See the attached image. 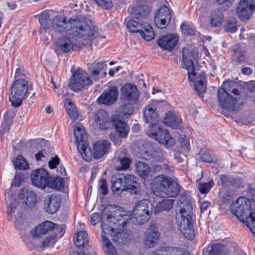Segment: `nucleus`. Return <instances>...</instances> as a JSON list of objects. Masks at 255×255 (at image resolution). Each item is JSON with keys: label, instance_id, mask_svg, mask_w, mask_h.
<instances>
[{"label": "nucleus", "instance_id": "9", "mask_svg": "<svg viewBox=\"0 0 255 255\" xmlns=\"http://www.w3.org/2000/svg\"><path fill=\"white\" fill-rule=\"evenodd\" d=\"M31 87L26 78H20L14 80L10 88L9 96L11 106L15 108L19 107L25 99L28 91L31 90Z\"/></svg>", "mask_w": 255, "mask_h": 255}, {"label": "nucleus", "instance_id": "16", "mask_svg": "<svg viewBox=\"0 0 255 255\" xmlns=\"http://www.w3.org/2000/svg\"><path fill=\"white\" fill-rule=\"evenodd\" d=\"M31 179L33 184L42 189L48 186L49 180L51 179L48 172L44 168L34 170L31 174Z\"/></svg>", "mask_w": 255, "mask_h": 255}, {"label": "nucleus", "instance_id": "63", "mask_svg": "<svg viewBox=\"0 0 255 255\" xmlns=\"http://www.w3.org/2000/svg\"><path fill=\"white\" fill-rule=\"evenodd\" d=\"M211 5V2L209 0H203L201 5L199 8V10L201 12H203L206 11L207 9L209 8V7Z\"/></svg>", "mask_w": 255, "mask_h": 255}, {"label": "nucleus", "instance_id": "17", "mask_svg": "<svg viewBox=\"0 0 255 255\" xmlns=\"http://www.w3.org/2000/svg\"><path fill=\"white\" fill-rule=\"evenodd\" d=\"M159 235L156 225L154 224H151L146 230L143 237V241L145 246L148 248L155 247L158 241Z\"/></svg>", "mask_w": 255, "mask_h": 255}, {"label": "nucleus", "instance_id": "2", "mask_svg": "<svg viewBox=\"0 0 255 255\" xmlns=\"http://www.w3.org/2000/svg\"><path fill=\"white\" fill-rule=\"evenodd\" d=\"M129 216L120 213L114 217L109 213V208H105L102 213L101 228L105 234L110 235L112 240L119 244L127 242L130 234L129 230L125 229L128 224Z\"/></svg>", "mask_w": 255, "mask_h": 255}, {"label": "nucleus", "instance_id": "5", "mask_svg": "<svg viewBox=\"0 0 255 255\" xmlns=\"http://www.w3.org/2000/svg\"><path fill=\"white\" fill-rule=\"evenodd\" d=\"M182 59L185 69L188 71L189 80L192 82L195 80L194 87L196 91L199 94L205 92L206 89V80L204 73H200L195 78L199 70L197 51L184 47L182 49Z\"/></svg>", "mask_w": 255, "mask_h": 255}, {"label": "nucleus", "instance_id": "20", "mask_svg": "<svg viewBox=\"0 0 255 255\" xmlns=\"http://www.w3.org/2000/svg\"><path fill=\"white\" fill-rule=\"evenodd\" d=\"M18 197L23 201L25 208L27 209L35 207L37 201V196L35 192L27 188L21 189L18 193Z\"/></svg>", "mask_w": 255, "mask_h": 255}, {"label": "nucleus", "instance_id": "49", "mask_svg": "<svg viewBox=\"0 0 255 255\" xmlns=\"http://www.w3.org/2000/svg\"><path fill=\"white\" fill-rule=\"evenodd\" d=\"M155 16L170 20L171 13L169 8L166 6H163L160 8Z\"/></svg>", "mask_w": 255, "mask_h": 255}, {"label": "nucleus", "instance_id": "58", "mask_svg": "<svg viewBox=\"0 0 255 255\" xmlns=\"http://www.w3.org/2000/svg\"><path fill=\"white\" fill-rule=\"evenodd\" d=\"M169 22L170 20H166L165 19L154 16V22L158 28H164L166 27Z\"/></svg>", "mask_w": 255, "mask_h": 255}, {"label": "nucleus", "instance_id": "23", "mask_svg": "<svg viewBox=\"0 0 255 255\" xmlns=\"http://www.w3.org/2000/svg\"><path fill=\"white\" fill-rule=\"evenodd\" d=\"M128 11L132 15L133 18L143 19L149 14V8L145 4L140 2L130 6Z\"/></svg>", "mask_w": 255, "mask_h": 255}, {"label": "nucleus", "instance_id": "55", "mask_svg": "<svg viewBox=\"0 0 255 255\" xmlns=\"http://www.w3.org/2000/svg\"><path fill=\"white\" fill-rule=\"evenodd\" d=\"M244 223L250 228V230L255 236V213L254 214H250L248 222H245Z\"/></svg>", "mask_w": 255, "mask_h": 255}, {"label": "nucleus", "instance_id": "50", "mask_svg": "<svg viewBox=\"0 0 255 255\" xmlns=\"http://www.w3.org/2000/svg\"><path fill=\"white\" fill-rule=\"evenodd\" d=\"M181 31L187 35H192L195 33V29L191 23L185 22L180 26Z\"/></svg>", "mask_w": 255, "mask_h": 255}, {"label": "nucleus", "instance_id": "53", "mask_svg": "<svg viewBox=\"0 0 255 255\" xmlns=\"http://www.w3.org/2000/svg\"><path fill=\"white\" fill-rule=\"evenodd\" d=\"M65 226L63 225H56L54 223V229L52 230L51 235L54 236L55 238L57 237L60 238L64 234Z\"/></svg>", "mask_w": 255, "mask_h": 255}, {"label": "nucleus", "instance_id": "51", "mask_svg": "<svg viewBox=\"0 0 255 255\" xmlns=\"http://www.w3.org/2000/svg\"><path fill=\"white\" fill-rule=\"evenodd\" d=\"M214 183L212 180L208 182H201L199 184L198 189L201 193L206 194L213 187Z\"/></svg>", "mask_w": 255, "mask_h": 255}, {"label": "nucleus", "instance_id": "12", "mask_svg": "<svg viewBox=\"0 0 255 255\" xmlns=\"http://www.w3.org/2000/svg\"><path fill=\"white\" fill-rule=\"evenodd\" d=\"M74 133L77 142V149L83 158L87 161L91 160L92 152L91 148L87 144V135L84 127L77 124L74 127Z\"/></svg>", "mask_w": 255, "mask_h": 255}, {"label": "nucleus", "instance_id": "13", "mask_svg": "<svg viewBox=\"0 0 255 255\" xmlns=\"http://www.w3.org/2000/svg\"><path fill=\"white\" fill-rule=\"evenodd\" d=\"M142 20L132 17L128 21L127 27L131 32H139L143 39L150 40L154 37V32L151 25Z\"/></svg>", "mask_w": 255, "mask_h": 255}, {"label": "nucleus", "instance_id": "6", "mask_svg": "<svg viewBox=\"0 0 255 255\" xmlns=\"http://www.w3.org/2000/svg\"><path fill=\"white\" fill-rule=\"evenodd\" d=\"M180 208L177 214V224L182 234L189 240L194 237L193 227L192 206L191 201L185 196H181L177 201Z\"/></svg>", "mask_w": 255, "mask_h": 255}, {"label": "nucleus", "instance_id": "37", "mask_svg": "<svg viewBox=\"0 0 255 255\" xmlns=\"http://www.w3.org/2000/svg\"><path fill=\"white\" fill-rule=\"evenodd\" d=\"M131 159L127 156H119L116 159L115 168L117 171L126 170L129 168Z\"/></svg>", "mask_w": 255, "mask_h": 255}, {"label": "nucleus", "instance_id": "41", "mask_svg": "<svg viewBox=\"0 0 255 255\" xmlns=\"http://www.w3.org/2000/svg\"><path fill=\"white\" fill-rule=\"evenodd\" d=\"M235 191L222 189L220 192V202L222 204H230L233 201Z\"/></svg>", "mask_w": 255, "mask_h": 255}, {"label": "nucleus", "instance_id": "8", "mask_svg": "<svg viewBox=\"0 0 255 255\" xmlns=\"http://www.w3.org/2000/svg\"><path fill=\"white\" fill-rule=\"evenodd\" d=\"M152 211L151 203L150 201L142 199L138 201L133 207L131 214H128L129 216L128 224L131 220L134 224H145L150 219Z\"/></svg>", "mask_w": 255, "mask_h": 255}, {"label": "nucleus", "instance_id": "21", "mask_svg": "<svg viewBox=\"0 0 255 255\" xmlns=\"http://www.w3.org/2000/svg\"><path fill=\"white\" fill-rule=\"evenodd\" d=\"M122 98L130 102H136L139 98V92L136 87L130 83H127L121 89Z\"/></svg>", "mask_w": 255, "mask_h": 255}, {"label": "nucleus", "instance_id": "18", "mask_svg": "<svg viewBox=\"0 0 255 255\" xmlns=\"http://www.w3.org/2000/svg\"><path fill=\"white\" fill-rule=\"evenodd\" d=\"M118 96L119 91L117 87L115 86H110L104 90L98 98L97 102L99 104L111 106L116 102Z\"/></svg>", "mask_w": 255, "mask_h": 255}, {"label": "nucleus", "instance_id": "43", "mask_svg": "<svg viewBox=\"0 0 255 255\" xmlns=\"http://www.w3.org/2000/svg\"><path fill=\"white\" fill-rule=\"evenodd\" d=\"M65 185V182L63 178L60 177H56L49 180L48 187L55 189L57 190L63 189Z\"/></svg>", "mask_w": 255, "mask_h": 255}, {"label": "nucleus", "instance_id": "64", "mask_svg": "<svg viewBox=\"0 0 255 255\" xmlns=\"http://www.w3.org/2000/svg\"><path fill=\"white\" fill-rule=\"evenodd\" d=\"M181 145L185 150H189L190 149V144L188 138L186 136L182 137L180 140Z\"/></svg>", "mask_w": 255, "mask_h": 255}, {"label": "nucleus", "instance_id": "36", "mask_svg": "<svg viewBox=\"0 0 255 255\" xmlns=\"http://www.w3.org/2000/svg\"><path fill=\"white\" fill-rule=\"evenodd\" d=\"M124 174H118L112 176L111 179L112 189L113 192L124 191V182H123Z\"/></svg>", "mask_w": 255, "mask_h": 255}, {"label": "nucleus", "instance_id": "26", "mask_svg": "<svg viewBox=\"0 0 255 255\" xmlns=\"http://www.w3.org/2000/svg\"><path fill=\"white\" fill-rule=\"evenodd\" d=\"M178 37L175 34L163 36L158 40V45L164 50L171 51L176 46Z\"/></svg>", "mask_w": 255, "mask_h": 255}, {"label": "nucleus", "instance_id": "3", "mask_svg": "<svg viewBox=\"0 0 255 255\" xmlns=\"http://www.w3.org/2000/svg\"><path fill=\"white\" fill-rule=\"evenodd\" d=\"M242 85L235 82H224L223 87L220 88L217 92L220 107L229 112L239 111L240 106L245 103L247 98L242 91Z\"/></svg>", "mask_w": 255, "mask_h": 255}, {"label": "nucleus", "instance_id": "35", "mask_svg": "<svg viewBox=\"0 0 255 255\" xmlns=\"http://www.w3.org/2000/svg\"><path fill=\"white\" fill-rule=\"evenodd\" d=\"M224 15L222 12L219 10H214L212 11L209 16V21L213 27H220L223 22Z\"/></svg>", "mask_w": 255, "mask_h": 255}, {"label": "nucleus", "instance_id": "45", "mask_svg": "<svg viewBox=\"0 0 255 255\" xmlns=\"http://www.w3.org/2000/svg\"><path fill=\"white\" fill-rule=\"evenodd\" d=\"M227 250L226 247L220 244H214L209 251L210 255H226Z\"/></svg>", "mask_w": 255, "mask_h": 255}, {"label": "nucleus", "instance_id": "22", "mask_svg": "<svg viewBox=\"0 0 255 255\" xmlns=\"http://www.w3.org/2000/svg\"><path fill=\"white\" fill-rule=\"evenodd\" d=\"M223 189L235 191L239 188L242 184V180L240 178H234L232 176L221 175L220 177Z\"/></svg>", "mask_w": 255, "mask_h": 255}, {"label": "nucleus", "instance_id": "11", "mask_svg": "<svg viewBox=\"0 0 255 255\" xmlns=\"http://www.w3.org/2000/svg\"><path fill=\"white\" fill-rule=\"evenodd\" d=\"M251 201L243 196L239 197L231 207V213L243 223L248 222L250 214L255 213L253 210L251 211Z\"/></svg>", "mask_w": 255, "mask_h": 255}, {"label": "nucleus", "instance_id": "27", "mask_svg": "<svg viewBox=\"0 0 255 255\" xmlns=\"http://www.w3.org/2000/svg\"><path fill=\"white\" fill-rule=\"evenodd\" d=\"M110 143L107 140H99L93 145V155L95 158L99 159L109 152Z\"/></svg>", "mask_w": 255, "mask_h": 255}, {"label": "nucleus", "instance_id": "47", "mask_svg": "<svg viewBox=\"0 0 255 255\" xmlns=\"http://www.w3.org/2000/svg\"><path fill=\"white\" fill-rule=\"evenodd\" d=\"M13 163L15 168L19 170H26L29 168L27 161L21 155H18Z\"/></svg>", "mask_w": 255, "mask_h": 255}, {"label": "nucleus", "instance_id": "25", "mask_svg": "<svg viewBox=\"0 0 255 255\" xmlns=\"http://www.w3.org/2000/svg\"><path fill=\"white\" fill-rule=\"evenodd\" d=\"M60 205L59 198L54 195H48L44 200V209L48 214H53L57 212Z\"/></svg>", "mask_w": 255, "mask_h": 255}, {"label": "nucleus", "instance_id": "19", "mask_svg": "<svg viewBox=\"0 0 255 255\" xmlns=\"http://www.w3.org/2000/svg\"><path fill=\"white\" fill-rule=\"evenodd\" d=\"M124 184L123 190L129 192L131 194H137L140 191V184L138 179L132 174L124 175Z\"/></svg>", "mask_w": 255, "mask_h": 255}, {"label": "nucleus", "instance_id": "10", "mask_svg": "<svg viewBox=\"0 0 255 255\" xmlns=\"http://www.w3.org/2000/svg\"><path fill=\"white\" fill-rule=\"evenodd\" d=\"M83 40L76 36L72 35V33L59 37L55 42L56 52L66 53L72 50H76L81 47V45L85 44Z\"/></svg>", "mask_w": 255, "mask_h": 255}, {"label": "nucleus", "instance_id": "4", "mask_svg": "<svg viewBox=\"0 0 255 255\" xmlns=\"http://www.w3.org/2000/svg\"><path fill=\"white\" fill-rule=\"evenodd\" d=\"M144 115L145 121L149 125L146 131L148 136L167 146L174 145L175 140L169 134L168 130L157 126L159 120L156 112L155 105L154 104H150L147 106L144 110Z\"/></svg>", "mask_w": 255, "mask_h": 255}, {"label": "nucleus", "instance_id": "1", "mask_svg": "<svg viewBox=\"0 0 255 255\" xmlns=\"http://www.w3.org/2000/svg\"><path fill=\"white\" fill-rule=\"evenodd\" d=\"M39 21L43 28L47 29L51 26L56 33L62 35L72 33L83 40H91L94 36V30L89 25L88 21L83 17L70 19L68 22L64 16H55L51 22L47 11L42 12L38 16Z\"/></svg>", "mask_w": 255, "mask_h": 255}, {"label": "nucleus", "instance_id": "42", "mask_svg": "<svg viewBox=\"0 0 255 255\" xmlns=\"http://www.w3.org/2000/svg\"><path fill=\"white\" fill-rule=\"evenodd\" d=\"M18 203L16 200L14 199H13L10 202L9 205H8L7 207V219L8 221H11L13 220V217H14L16 220L17 219L16 216L15 215V213H18L17 212V207L18 205Z\"/></svg>", "mask_w": 255, "mask_h": 255}, {"label": "nucleus", "instance_id": "14", "mask_svg": "<svg viewBox=\"0 0 255 255\" xmlns=\"http://www.w3.org/2000/svg\"><path fill=\"white\" fill-rule=\"evenodd\" d=\"M69 86L75 92L82 90L85 87L92 84L87 73L81 69L76 70L72 75Z\"/></svg>", "mask_w": 255, "mask_h": 255}, {"label": "nucleus", "instance_id": "46", "mask_svg": "<svg viewBox=\"0 0 255 255\" xmlns=\"http://www.w3.org/2000/svg\"><path fill=\"white\" fill-rule=\"evenodd\" d=\"M104 233L103 232L102 234V241L104 247L107 249V254L109 255H116V251L114 247L111 244L110 240L103 234Z\"/></svg>", "mask_w": 255, "mask_h": 255}, {"label": "nucleus", "instance_id": "33", "mask_svg": "<svg viewBox=\"0 0 255 255\" xmlns=\"http://www.w3.org/2000/svg\"><path fill=\"white\" fill-rule=\"evenodd\" d=\"M75 246L79 249H85L88 246V234L85 231H80L74 237Z\"/></svg>", "mask_w": 255, "mask_h": 255}, {"label": "nucleus", "instance_id": "28", "mask_svg": "<svg viewBox=\"0 0 255 255\" xmlns=\"http://www.w3.org/2000/svg\"><path fill=\"white\" fill-rule=\"evenodd\" d=\"M255 9H251L249 4L244 0H241L237 7V13L238 17L242 20L249 19Z\"/></svg>", "mask_w": 255, "mask_h": 255}, {"label": "nucleus", "instance_id": "52", "mask_svg": "<svg viewBox=\"0 0 255 255\" xmlns=\"http://www.w3.org/2000/svg\"><path fill=\"white\" fill-rule=\"evenodd\" d=\"M150 153L151 157L156 161L161 160L163 157L162 150L159 147L154 150H151L150 151Z\"/></svg>", "mask_w": 255, "mask_h": 255}, {"label": "nucleus", "instance_id": "44", "mask_svg": "<svg viewBox=\"0 0 255 255\" xmlns=\"http://www.w3.org/2000/svg\"><path fill=\"white\" fill-rule=\"evenodd\" d=\"M234 55L233 59L238 63H241L246 60L245 50L239 45H235L234 48Z\"/></svg>", "mask_w": 255, "mask_h": 255}, {"label": "nucleus", "instance_id": "59", "mask_svg": "<svg viewBox=\"0 0 255 255\" xmlns=\"http://www.w3.org/2000/svg\"><path fill=\"white\" fill-rule=\"evenodd\" d=\"M98 192L103 195H106L107 194L108 188L106 179L102 178L100 180Z\"/></svg>", "mask_w": 255, "mask_h": 255}, {"label": "nucleus", "instance_id": "61", "mask_svg": "<svg viewBox=\"0 0 255 255\" xmlns=\"http://www.w3.org/2000/svg\"><path fill=\"white\" fill-rule=\"evenodd\" d=\"M60 159L57 156L52 158L48 162V165L50 169H54L59 164Z\"/></svg>", "mask_w": 255, "mask_h": 255}, {"label": "nucleus", "instance_id": "38", "mask_svg": "<svg viewBox=\"0 0 255 255\" xmlns=\"http://www.w3.org/2000/svg\"><path fill=\"white\" fill-rule=\"evenodd\" d=\"M57 241V238H55L54 236L49 235L46 237H44L42 239L39 241L40 244L38 247L43 249L46 248H51L54 247V244Z\"/></svg>", "mask_w": 255, "mask_h": 255}, {"label": "nucleus", "instance_id": "57", "mask_svg": "<svg viewBox=\"0 0 255 255\" xmlns=\"http://www.w3.org/2000/svg\"><path fill=\"white\" fill-rule=\"evenodd\" d=\"M98 5L104 9H109L113 6V3L111 0H94Z\"/></svg>", "mask_w": 255, "mask_h": 255}, {"label": "nucleus", "instance_id": "56", "mask_svg": "<svg viewBox=\"0 0 255 255\" xmlns=\"http://www.w3.org/2000/svg\"><path fill=\"white\" fill-rule=\"evenodd\" d=\"M98 5L104 9H109L113 6V3L111 0H94Z\"/></svg>", "mask_w": 255, "mask_h": 255}, {"label": "nucleus", "instance_id": "29", "mask_svg": "<svg viewBox=\"0 0 255 255\" xmlns=\"http://www.w3.org/2000/svg\"><path fill=\"white\" fill-rule=\"evenodd\" d=\"M54 229V223L48 221L44 222L39 225L35 230L33 236L41 238L46 235H51L52 230Z\"/></svg>", "mask_w": 255, "mask_h": 255}, {"label": "nucleus", "instance_id": "54", "mask_svg": "<svg viewBox=\"0 0 255 255\" xmlns=\"http://www.w3.org/2000/svg\"><path fill=\"white\" fill-rule=\"evenodd\" d=\"M199 156L200 159L203 162L211 163L213 161L212 156L207 151L201 149L199 152Z\"/></svg>", "mask_w": 255, "mask_h": 255}, {"label": "nucleus", "instance_id": "7", "mask_svg": "<svg viewBox=\"0 0 255 255\" xmlns=\"http://www.w3.org/2000/svg\"><path fill=\"white\" fill-rule=\"evenodd\" d=\"M151 189L156 196L163 198L176 197L179 193V187L172 178L162 175L155 177Z\"/></svg>", "mask_w": 255, "mask_h": 255}, {"label": "nucleus", "instance_id": "15", "mask_svg": "<svg viewBox=\"0 0 255 255\" xmlns=\"http://www.w3.org/2000/svg\"><path fill=\"white\" fill-rule=\"evenodd\" d=\"M113 125L115 130L111 132L110 137L115 145L119 146L122 143V138L127 137L129 128L125 122L117 120H113Z\"/></svg>", "mask_w": 255, "mask_h": 255}, {"label": "nucleus", "instance_id": "30", "mask_svg": "<svg viewBox=\"0 0 255 255\" xmlns=\"http://www.w3.org/2000/svg\"><path fill=\"white\" fill-rule=\"evenodd\" d=\"M106 65L103 62H98L97 63H93L92 66L89 68V70L91 73V76L92 78L95 80H99L101 77H102V75H106Z\"/></svg>", "mask_w": 255, "mask_h": 255}, {"label": "nucleus", "instance_id": "62", "mask_svg": "<svg viewBox=\"0 0 255 255\" xmlns=\"http://www.w3.org/2000/svg\"><path fill=\"white\" fill-rule=\"evenodd\" d=\"M101 216L100 214L98 213H95L92 214L91 216V223L93 225L95 226L98 223H99L100 219Z\"/></svg>", "mask_w": 255, "mask_h": 255}, {"label": "nucleus", "instance_id": "60", "mask_svg": "<svg viewBox=\"0 0 255 255\" xmlns=\"http://www.w3.org/2000/svg\"><path fill=\"white\" fill-rule=\"evenodd\" d=\"M14 116V113L12 109H8L6 111L3 116V121H6L7 123L11 124L13 117Z\"/></svg>", "mask_w": 255, "mask_h": 255}, {"label": "nucleus", "instance_id": "34", "mask_svg": "<svg viewBox=\"0 0 255 255\" xmlns=\"http://www.w3.org/2000/svg\"><path fill=\"white\" fill-rule=\"evenodd\" d=\"M154 255H191L189 253H183L181 248L177 247H165L154 253Z\"/></svg>", "mask_w": 255, "mask_h": 255}, {"label": "nucleus", "instance_id": "32", "mask_svg": "<svg viewBox=\"0 0 255 255\" xmlns=\"http://www.w3.org/2000/svg\"><path fill=\"white\" fill-rule=\"evenodd\" d=\"M163 123L168 127L177 129L181 127V120L175 114L168 112L165 115Z\"/></svg>", "mask_w": 255, "mask_h": 255}, {"label": "nucleus", "instance_id": "31", "mask_svg": "<svg viewBox=\"0 0 255 255\" xmlns=\"http://www.w3.org/2000/svg\"><path fill=\"white\" fill-rule=\"evenodd\" d=\"M133 110V107L131 104L123 105L117 111V117L114 120L125 122V120L129 117Z\"/></svg>", "mask_w": 255, "mask_h": 255}, {"label": "nucleus", "instance_id": "24", "mask_svg": "<svg viewBox=\"0 0 255 255\" xmlns=\"http://www.w3.org/2000/svg\"><path fill=\"white\" fill-rule=\"evenodd\" d=\"M94 121L96 126L101 129H106L111 125V121L108 113L104 110H100L94 115Z\"/></svg>", "mask_w": 255, "mask_h": 255}, {"label": "nucleus", "instance_id": "48", "mask_svg": "<svg viewBox=\"0 0 255 255\" xmlns=\"http://www.w3.org/2000/svg\"><path fill=\"white\" fill-rule=\"evenodd\" d=\"M238 23L234 18H230L226 21L225 24V30L228 32H235L237 30Z\"/></svg>", "mask_w": 255, "mask_h": 255}, {"label": "nucleus", "instance_id": "40", "mask_svg": "<svg viewBox=\"0 0 255 255\" xmlns=\"http://www.w3.org/2000/svg\"><path fill=\"white\" fill-rule=\"evenodd\" d=\"M174 203V200L170 199H163L156 206L155 212H161L163 211H169L172 208Z\"/></svg>", "mask_w": 255, "mask_h": 255}, {"label": "nucleus", "instance_id": "39", "mask_svg": "<svg viewBox=\"0 0 255 255\" xmlns=\"http://www.w3.org/2000/svg\"><path fill=\"white\" fill-rule=\"evenodd\" d=\"M135 169L138 175L143 179L149 175L150 171V168L148 165L141 161L136 162Z\"/></svg>", "mask_w": 255, "mask_h": 255}]
</instances>
